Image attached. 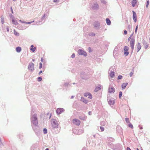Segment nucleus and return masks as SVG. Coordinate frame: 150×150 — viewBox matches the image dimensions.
<instances>
[{"label": "nucleus", "instance_id": "6ab92c4d", "mask_svg": "<svg viewBox=\"0 0 150 150\" xmlns=\"http://www.w3.org/2000/svg\"><path fill=\"white\" fill-rule=\"evenodd\" d=\"M81 100L86 104H87L88 103V100L84 98L83 97H81Z\"/></svg>", "mask_w": 150, "mask_h": 150}, {"label": "nucleus", "instance_id": "a878e982", "mask_svg": "<svg viewBox=\"0 0 150 150\" xmlns=\"http://www.w3.org/2000/svg\"><path fill=\"white\" fill-rule=\"evenodd\" d=\"M14 34L17 36H18L19 35V33L16 31L15 30H14Z\"/></svg>", "mask_w": 150, "mask_h": 150}, {"label": "nucleus", "instance_id": "2eb2a0df", "mask_svg": "<svg viewBox=\"0 0 150 150\" xmlns=\"http://www.w3.org/2000/svg\"><path fill=\"white\" fill-rule=\"evenodd\" d=\"M115 92V88L113 86H112L111 88L109 87L108 88V92L110 93H114Z\"/></svg>", "mask_w": 150, "mask_h": 150}, {"label": "nucleus", "instance_id": "5701e85b", "mask_svg": "<svg viewBox=\"0 0 150 150\" xmlns=\"http://www.w3.org/2000/svg\"><path fill=\"white\" fill-rule=\"evenodd\" d=\"M110 76L111 78H113L115 76V72L111 71L110 72Z\"/></svg>", "mask_w": 150, "mask_h": 150}, {"label": "nucleus", "instance_id": "69168bd1", "mask_svg": "<svg viewBox=\"0 0 150 150\" xmlns=\"http://www.w3.org/2000/svg\"><path fill=\"white\" fill-rule=\"evenodd\" d=\"M43 58H42H42H41V61L42 62H43Z\"/></svg>", "mask_w": 150, "mask_h": 150}, {"label": "nucleus", "instance_id": "72a5a7b5", "mask_svg": "<svg viewBox=\"0 0 150 150\" xmlns=\"http://www.w3.org/2000/svg\"><path fill=\"white\" fill-rule=\"evenodd\" d=\"M149 4V0H146V7H148V6Z\"/></svg>", "mask_w": 150, "mask_h": 150}, {"label": "nucleus", "instance_id": "6e6d98bb", "mask_svg": "<svg viewBox=\"0 0 150 150\" xmlns=\"http://www.w3.org/2000/svg\"><path fill=\"white\" fill-rule=\"evenodd\" d=\"M82 150H88L85 147H83Z\"/></svg>", "mask_w": 150, "mask_h": 150}, {"label": "nucleus", "instance_id": "a211bd4d", "mask_svg": "<svg viewBox=\"0 0 150 150\" xmlns=\"http://www.w3.org/2000/svg\"><path fill=\"white\" fill-rule=\"evenodd\" d=\"M101 89V86L100 85H98L97 86H96L94 89V91L95 92H97L99 90Z\"/></svg>", "mask_w": 150, "mask_h": 150}, {"label": "nucleus", "instance_id": "ddd939ff", "mask_svg": "<svg viewBox=\"0 0 150 150\" xmlns=\"http://www.w3.org/2000/svg\"><path fill=\"white\" fill-rule=\"evenodd\" d=\"M132 12L133 14V18L134 22H136L137 21V14L134 11H132Z\"/></svg>", "mask_w": 150, "mask_h": 150}, {"label": "nucleus", "instance_id": "13d9d810", "mask_svg": "<svg viewBox=\"0 0 150 150\" xmlns=\"http://www.w3.org/2000/svg\"><path fill=\"white\" fill-rule=\"evenodd\" d=\"M88 114L89 115H92V112L91 111H89L88 112Z\"/></svg>", "mask_w": 150, "mask_h": 150}, {"label": "nucleus", "instance_id": "393cba45", "mask_svg": "<svg viewBox=\"0 0 150 150\" xmlns=\"http://www.w3.org/2000/svg\"><path fill=\"white\" fill-rule=\"evenodd\" d=\"M16 50L17 52H20L21 50V48L20 47H16Z\"/></svg>", "mask_w": 150, "mask_h": 150}, {"label": "nucleus", "instance_id": "aec40b11", "mask_svg": "<svg viewBox=\"0 0 150 150\" xmlns=\"http://www.w3.org/2000/svg\"><path fill=\"white\" fill-rule=\"evenodd\" d=\"M137 3V0H132V1L131 4L132 6L134 7Z\"/></svg>", "mask_w": 150, "mask_h": 150}, {"label": "nucleus", "instance_id": "09e8293b", "mask_svg": "<svg viewBox=\"0 0 150 150\" xmlns=\"http://www.w3.org/2000/svg\"><path fill=\"white\" fill-rule=\"evenodd\" d=\"M88 51L89 52H92L91 48V47H89L88 48Z\"/></svg>", "mask_w": 150, "mask_h": 150}, {"label": "nucleus", "instance_id": "864d4df0", "mask_svg": "<svg viewBox=\"0 0 150 150\" xmlns=\"http://www.w3.org/2000/svg\"><path fill=\"white\" fill-rule=\"evenodd\" d=\"M133 74H134L133 72H131L130 73V74H129V75H130V77L132 76L133 75Z\"/></svg>", "mask_w": 150, "mask_h": 150}, {"label": "nucleus", "instance_id": "338daca9", "mask_svg": "<svg viewBox=\"0 0 150 150\" xmlns=\"http://www.w3.org/2000/svg\"><path fill=\"white\" fill-rule=\"evenodd\" d=\"M58 1V0H54L53 2H57V1Z\"/></svg>", "mask_w": 150, "mask_h": 150}, {"label": "nucleus", "instance_id": "cd10ccee", "mask_svg": "<svg viewBox=\"0 0 150 150\" xmlns=\"http://www.w3.org/2000/svg\"><path fill=\"white\" fill-rule=\"evenodd\" d=\"M95 35V33L93 32L90 33L88 34V35L90 36H94Z\"/></svg>", "mask_w": 150, "mask_h": 150}, {"label": "nucleus", "instance_id": "680f3d73", "mask_svg": "<svg viewBox=\"0 0 150 150\" xmlns=\"http://www.w3.org/2000/svg\"><path fill=\"white\" fill-rule=\"evenodd\" d=\"M126 150H131L129 147H127L126 149Z\"/></svg>", "mask_w": 150, "mask_h": 150}, {"label": "nucleus", "instance_id": "9d476101", "mask_svg": "<svg viewBox=\"0 0 150 150\" xmlns=\"http://www.w3.org/2000/svg\"><path fill=\"white\" fill-rule=\"evenodd\" d=\"M91 8L92 10H97L99 8V6L97 3H95L92 5Z\"/></svg>", "mask_w": 150, "mask_h": 150}, {"label": "nucleus", "instance_id": "f03ea898", "mask_svg": "<svg viewBox=\"0 0 150 150\" xmlns=\"http://www.w3.org/2000/svg\"><path fill=\"white\" fill-rule=\"evenodd\" d=\"M51 124L52 128L51 131L54 134L58 133L59 130H58L57 129L58 127V124L57 121L55 119H52L51 121Z\"/></svg>", "mask_w": 150, "mask_h": 150}, {"label": "nucleus", "instance_id": "4c0bfd02", "mask_svg": "<svg viewBox=\"0 0 150 150\" xmlns=\"http://www.w3.org/2000/svg\"><path fill=\"white\" fill-rule=\"evenodd\" d=\"M36 49V47H34L33 48H31L30 49V50L31 51H32L33 52H34L35 51Z\"/></svg>", "mask_w": 150, "mask_h": 150}, {"label": "nucleus", "instance_id": "37998d69", "mask_svg": "<svg viewBox=\"0 0 150 150\" xmlns=\"http://www.w3.org/2000/svg\"><path fill=\"white\" fill-rule=\"evenodd\" d=\"M127 29L129 31H130L131 30V26L130 25H129L127 26Z\"/></svg>", "mask_w": 150, "mask_h": 150}, {"label": "nucleus", "instance_id": "f3484780", "mask_svg": "<svg viewBox=\"0 0 150 150\" xmlns=\"http://www.w3.org/2000/svg\"><path fill=\"white\" fill-rule=\"evenodd\" d=\"M79 118L80 120H83V121L86 120V118L85 115H82L79 116Z\"/></svg>", "mask_w": 150, "mask_h": 150}, {"label": "nucleus", "instance_id": "f257e3e1", "mask_svg": "<svg viewBox=\"0 0 150 150\" xmlns=\"http://www.w3.org/2000/svg\"><path fill=\"white\" fill-rule=\"evenodd\" d=\"M34 112L31 111V126L33 129L34 131L37 136L38 137L40 136V127L38 125V122L37 115L34 114L32 115Z\"/></svg>", "mask_w": 150, "mask_h": 150}, {"label": "nucleus", "instance_id": "b1692460", "mask_svg": "<svg viewBox=\"0 0 150 150\" xmlns=\"http://www.w3.org/2000/svg\"><path fill=\"white\" fill-rule=\"evenodd\" d=\"M117 48L115 47L113 51V55L114 57L115 58V54L116 55L117 54H118V53L117 52Z\"/></svg>", "mask_w": 150, "mask_h": 150}, {"label": "nucleus", "instance_id": "4be33fe9", "mask_svg": "<svg viewBox=\"0 0 150 150\" xmlns=\"http://www.w3.org/2000/svg\"><path fill=\"white\" fill-rule=\"evenodd\" d=\"M127 84L128 83H122V89L123 90L125 89Z\"/></svg>", "mask_w": 150, "mask_h": 150}, {"label": "nucleus", "instance_id": "8fccbe9b", "mask_svg": "<svg viewBox=\"0 0 150 150\" xmlns=\"http://www.w3.org/2000/svg\"><path fill=\"white\" fill-rule=\"evenodd\" d=\"M6 29L7 30V32H9V27L8 26H6Z\"/></svg>", "mask_w": 150, "mask_h": 150}, {"label": "nucleus", "instance_id": "f704fd0d", "mask_svg": "<svg viewBox=\"0 0 150 150\" xmlns=\"http://www.w3.org/2000/svg\"><path fill=\"white\" fill-rule=\"evenodd\" d=\"M122 95V91H120L119 93V97L120 98Z\"/></svg>", "mask_w": 150, "mask_h": 150}, {"label": "nucleus", "instance_id": "e433bc0d", "mask_svg": "<svg viewBox=\"0 0 150 150\" xmlns=\"http://www.w3.org/2000/svg\"><path fill=\"white\" fill-rule=\"evenodd\" d=\"M42 78L41 77H39L38 78V81L40 82L42 80Z\"/></svg>", "mask_w": 150, "mask_h": 150}, {"label": "nucleus", "instance_id": "79ce46f5", "mask_svg": "<svg viewBox=\"0 0 150 150\" xmlns=\"http://www.w3.org/2000/svg\"><path fill=\"white\" fill-rule=\"evenodd\" d=\"M138 25H137L136 27V28H135V33H137V30H138Z\"/></svg>", "mask_w": 150, "mask_h": 150}, {"label": "nucleus", "instance_id": "5fc2aeb1", "mask_svg": "<svg viewBox=\"0 0 150 150\" xmlns=\"http://www.w3.org/2000/svg\"><path fill=\"white\" fill-rule=\"evenodd\" d=\"M101 2L103 4H106V1L104 0H103L102 1V0Z\"/></svg>", "mask_w": 150, "mask_h": 150}, {"label": "nucleus", "instance_id": "9b49d317", "mask_svg": "<svg viewBox=\"0 0 150 150\" xmlns=\"http://www.w3.org/2000/svg\"><path fill=\"white\" fill-rule=\"evenodd\" d=\"M73 122L74 124L77 125H79L80 124V121L77 119H74L73 120Z\"/></svg>", "mask_w": 150, "mask_h": 150}, {"label": "nucleus", "instance_id": "dca6fc26", "mask_svg": "<svg viewBox=\"0 0 150 150\" xmlns=\"http://www.w3.org/2000/svg\"><path fill=\"white\" fill-rule=\"evenodd\" d=\"M137 52H138L141 48V46L140 43L138 42L137 44Z\"/></svg>", "mask_w": 150, "mask_h": 150}, {"label": "nucleus", "instance_id": "4468645a", "mask_svg": "<svg viewBox=\"0 0 150 150\" xmlns=\"http://www.w3.org/2000/svg\"><path fill=\"white\" fill-rule=\"evenodd\" d=\"M142 43L145 49H147L149 46V44L144 39H143L142 40Z\"/></svg>", "mask_w": 150, "mask_h": 150}, {"label": "nucleus", "instance_id": "bb28decb", "mask_svg": "<svg viewBox=\"0 0 150 150\" xmlns=\"http://www.w3.org/2000/svg\"><path fill=\"white\" fill-rule=\"evenodd\" d=\"M12 21L13 23L16 25H17L18 24V23L17 21H15L14 19H12Z\"/></svg>", "mask_w": 150, "mask_h": 150}, {"label": "nucleus", "instance_id": "7ed1b4c3", "mask_svg": "<svg viewBox=\"0 0 150 150\" xmlns=\"http://www.w3.org/2000/svg\"><path fill=\"white\" fill-rule=\"evenodd\" d=\"M93 26L96 29L98 30L100 28V23L99 21H95L93 22Z\"/></svg>", "mask_w": 150, "mask_h": 150}, {"label": "nucleus", "instance_id": "58836bf2", "mask_svg": "<svg viewBox=\"0 0 150 150\" xmlns=\"http://www.w3.org/2000/svg\"><path fill=\"white\" fill-rule=\"evenodd\" d=\"M100 130L101 132H103L104 131V128L102 126H100Z\"/></svg>", "mask_w": 150, "mask_h": 150}, {"label": "nucleus", "instance_id": "bf43d9fd", "mask_svg": "<svg viewBox=\"0 0 150 150\" xmlns=\"http://www.w3.org/2000/svg\"><path fill=\"white\" fill-rule=\"evenodd\" d=\"M131 38H130V37H129L128 38V41H129L130 40H131Z\"/></svg>", "mask_w": 150, "mask_h": 150}, {"label": "nucleus", "instance_id": "6e6552de", "mask_svg": "<svg viewBox=\"0 0 150 150\" xmlns=\"http://www.w3.org/2000/svg\"><path fill=\"white\" fill-rule=\"evenodd\" d=\"M64 109L63 108H58L56 110V113L57 115H59L64 112Z\"/></svg>", "mask_w": 150, "mask_h": 150}, {"label": "nucleus", "instance_id": "7c9ffc66", "mask_svg": "<svg viewBox=\"0 0 150 150\" xmlns=\"http://www.w3.org/2000/svg\"><path fill=\"white\" fill-rule=\"evenodd\" d=\"M128 126L129 127H130L132 129H133V125L130 122H129V124L128 125Z\"/></svg>", "mask_w": 150, "mask_h": 150}, {"label": "nucleus", "instance_id": "4d7b16f0", "mask_svg": "<svg viewBox=\"0 0 150 150\" xmlns=\"http://www.w3.org/2000/svg\"><path fill=\"white\" fill-rule=\"evenodd\" d=\"M127 33V32L126 30H124V34L126 35Z\"/></svg>", "mask_w": 150, "mask_h": 150}, {"label": "nucleus", "instance_id": "c85d7f7f", "mask_svg": "<svg viewBox=\"0 0 150 150\" xmlns=\"http://www.w3.org/2000/svg\"><path fill=\"white\" fill-rule=\"evenodd\" d=\"M124 51H128L129 50V47H128L125 46L124 47Z\"/></svg>", "mask_w": 150, "mask_h": 150}, {"label": "nucleus", "instance_id": "1a4fd4ad", "mask_svg": "<svg viewBox=\"0 0 150 150\" xmlns=\"http://www.w3.org/2000/svg\"><path fill=\"white\" fill-rule=\"evenodd\" d=\"M135 43V39L132 38H131L130 41V45L131 49H134Z\"/></svg>", "mask_w": 150, "mask_h": 150}, {"label": "nucleus", "instance_id": "c756f323", "mask_svg": "<svg viewBox=\"0 0 150 150\" xmlns=\"http://www.w3.org/2000/svg\"><path fill=\"white\" fill-rule=\"evenodd\" d=\"M69 85V83H65L64 85V86L66 88H68Z\"/></svg>", "mask_w": 150, "mask_h": 150}, {"label": "nucleus", "instance_id": "e2e57ef3", "mask_svg": "<svg viewBox=\"0 0 150 150\" xmlns=\"http://www.w3.org/2000/svg\"><path fill=\"white\" fill-rule=\"evenodd\" d=\"M22 23H23L26 24V22L25 21H22Z\"/></svg>", "mask_w": 150, "mask_h": 150}, {"label": "nucleus", "instance_id": "a18cd8bd", "mask_svg": "<svg viewBox=\"0 0 150 150\" xmlns=\"http://www.w3.org/2000/svg\"><path fill=\"white\" fill-rule=\"evenodd\" d=\"M1 21L2 24H3L4 23V18H2V17H1Z\"/></svg>", "mask_w": 150, "mask_h": 150}, {"label": "nucleus", "instance_id": "423d86ee", "mask_svg": "<svg viewBox=\"0 0 150 150\" xmlns=\"http://www.w3.org/2000/svg\"><path fill=\"white\" fill-rule=\"evenodd\" d=\"M34 64L32 62L30 63L28 67V69L31 71H33L34 70Z\"/></svg>", "mask_w": 150, "mask_h": 150}, {"label": "nucleus", "instance_id": "3c124183", "mask_svg": "<svg viewBox=\"0 0 150 150\" xmlns=\"http://www.w3.org/2000/svg\"><path fill=\"white\" fill-rule=\"evenodd\" d=\"M34 22V21H31V22H26V24H31L32 23H33V22Z\"/></svg>", "mask_w": 150, "mask_h": 150}, {"label": "nucleus", "instance_id": "ea45409f", "mask_svg": "<svg viewBox=\"0 0 150 150\" xmlns=\"http://www.w3.org/2000/svg\"><path fill=\"white\" fill-rule=\"evenodd\" d=\"M88 96V98H89L90 99H91V98H92V95L90 93H89V94Z\"/></svg>", "mask_w": 150, "mask_h": 150}, {"label": "nucleus", "instance_id": "412c9836", "mask_svg": "<svg viewBox=\"0 0 150 150\" xmlns=\"http://www.w3.org/2000/svg\"><path fill=\"white\" fill-rule=\"evenodd\" d=\"M106 23L108 25H110L111 24V22L110 19L108 18L106 19Z\"/></svg>", "mask_w": 150, "mask_h": 150}, {"label": "nucleus", "instance_id": "c9c22d12", "mask_svg": "<svg viewBox=\"0 0 150 150\" xmlns=\"http://www.w3.org/2000/svg\"><path fill=\"white\" fill-rule=\"evenodd\" d=\"M123 77V76L121 75H119L117 77V79H121Z\"/></svg>", "mask_w": 150, "mask_h": 150}, {"label": "nucleus", "instance_id": "0eeeda50", "mask_svg": "<svg viewBox=\"0 0 150 150\" xmlns=\"http://www.w3.org/2000/svg\"><path fill=\"white\" fill-rule=\"evenodd\" d=\"M81 77L82 79L85 80L88 79L86 74L84 72H82L81 73Z\"/></svg>", "mask_w": 150, "mask_h": 150}, {"label": "nucleus", "instance_id": "49530a36", "mask_svg": "<svg viewBox=\"0 0 150 150\" xmlns=\"http://www.w3.org/2000/svg\"><path fill=\"white\" fill-rule=\"evenodd\" d=\"M42 64L41 63H40L39 64V69H41V68H42Z\"/></svg>", "mask_w": 150, "mask_h": 150}, {"label": "nucleus", "instance_id": "0e129e2a", "mask_svg": "<svg viewBox=\"0 0 150 150\" xmlns=\"http://www.w3.org/2000/svg\"><path fill=\"white\" fill-rule=\"evenodd\" d=\"M11 11L12 13H13V9H12V7H11Z\"/></svg>", "mask_w": 150, "mask_h": 150}, {"label": "nucleus", "instance_id": "c03bdc74", "mask_svg": "<svg viewBox=\"0 0 150 150\" xmlns=\"http://www.w3.org/2000/svg\"><path fill=\"white\" fill-rule=\"evenodd\" d=\"M125 121L127 123H128L129 122V119L128 118H125Z\"/></svg>", "mask_w": 150, "mask_h": 150}, {"label": "nucleus", "instance_id": "473e14b6", "mask_svg": "<svg viewBox=\"0 0 150 150\" xmlns=\"http://www.w3.org/2000/svg\"><path fill=\"white\" fill-rule=\"evenodd\" d=\"M129 52L128 51H124V54L125 56H127L129 54Z\"/></svg>", "mask_w": 150, "mask_h": 150}, {"label": "nucleus", "instance_id": "774afa93", "mask_svg": "<svg viewBox=\"0 0 150 150\" xmlns=\"http://www.w3.org/2000/svg\"><path fill=\"white\" fill-rule=\"evenodd\" d=\"M139 127L140 129H143L142 127H140V125H139Z\"/></svg>", "mask_w": 150, "mask_h": 150}, {"label": "nucleus", "instance_id": "603ef678", "mask_svg": "<svg viewBox=\"0 0 150 150\" xmlns=\"http://www.w3.org/2000/svg\"><path fill=\"white\" fill-rule=\"evenodd\" d=\"M47 115H50V116H49V118H50V117H51V114H50V113H47Z\"/></svg>", "mask_w": 150, "mask_h": 150}, {"label": "nucleus", "instance_id": "f8f14e48", "mask_svg": "<svg viewBox=\"0 0 150 150\" xmlns=\"http://www.w3.org/2000/svg\"><path fill=\"white\" fill-rule=\"evenodd\" d=\"M107 100L108 103L111 106L114 105L115 103V100H114L108 99Z\"/></svg>", "mask_w": 150, "mask_h": 150}, {"label": "nucleus", "instance_id": "20e7f679", "mask_svg": "<svg viewBox=\"0 0 150 150\" xmlns=\"http://www.w3.org/2000/svg\"><path fill=\"white\" fill-rule=\"evenodd\" d=\"M78 53L80 55H83L84 57H86L87 56V54L86 52L81 49H79L78 50Z\"/></svg>", "mask_w": 150, "mask_h": 150}, {"label": "nucleus", "instance_id": "de8ad7c7", "mask_svg": "<svg viewBox=\"0 0 150 150\" xmlns=\"http://www.w3.org/2000/svg\"><path fill=\"white\" fill-rule=\"evenodd\" d=\"M75 56V54L74 53H73L71 56V57L72 58H74Z\"/></svg>", "mask_w": 150, "mask_h": 150}, {"label": "nucleus", "instance_id": "052dcab7", "mask_svg": "<svg viewBox=\"0 0 150 150\" xmlns=\"http://www.w3.org/2000/svg\"><path fill=\"white\" fill-rule=\"evenodd\" d=\"M42 70H40V72H39V75H40V74L42 73Z\"/></svg>", "mask_w": 150, "mask_h": 150}, {"label": "nucleus", "instance_id": "2f4dec72", "mask_svg": "<svg viewBox=\"0 0 150 150\" xmlns=\"http://www.w3.org/2000/svg\"><path fill=\"white\" fill-rule=\"evenodd\" d=\"M47 129L46 128H44L43 129V132L44 134L47 133Z\"/></svg>", "mask_w": 150, "mask_h": 150}, {"label": "nucleus", "instance_id": "a19ab883", "mask_svg": "<svg viewBox=\"0 0 150 150\" xmlns=\"http://www.w3.org/2000/svg\"><path fill=\"white\" fill-rule=\"evenodd\" d=\"M89 93H85L84 94V96L85 97H87L88 96L89 94Z\"/></svg>", "mask_w": 150, "mask_h": 150}, {"label": "nucleus", "instance_id": "39448f33", "mask_svg": "<svg viewBox=\"0 0 150 150\" xmlns=\"http://www.w3.org/2000/svg\"><path fill=\"white\" fill-rule=\"evenodd\" d=\"M48 16V15L47 14H44L42 17L41 18V21H39L37 22H36V24L38 25H41L42 24V21H45V20L46 16L47 17Z\"/></svg>", "mask_w": 150, "mask_h": 150}]
</instances>
